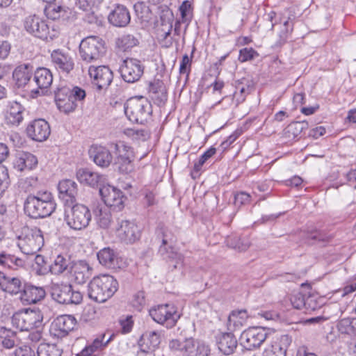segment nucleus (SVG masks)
<instances>
[{"mask_svg":"<svg viewBox=\"0 0 356 356\" xmlns=\"http://www.w3.org/2000/svg\"><path fill=\"white\" fill-rule=\"evenodd\" d=\"M24 283L18 277H11L0 271V289L10 295L20 294Z\"/></svg>","mask_w":356,"mask_h":356,"instance_id":"26","label":"nucleus"},{"mask_svg":"<svg viewBox=\"0 0 356 356\" xmlns=\"http://www.w3.org/2000/svg\"><path fill=\"white\" fill-rule=\"evenodd\" d=\"M24 106L16 101L10 102L7 106L6 118L8 123L19 125L24 119Z\"/></svg>","mask_w":356,"mask_h":356,"instance_id":"36","label":"nucleus"},{"mask_svg":"<svg viewBox=\"0 0 356 356\" xmlns=\"http://www.w3.org/2000/svg\"><path fill=\"white\" fill-rule=\"evenodd\" d=\"M149 315L153 320L158 323H166V326H173L178 318L179 314L175 310L174 307L170 305H159L156 307L149 310Z\"/></svg>","mask_w":356,"mask_h":356,"instance_id":"16","label":"nucleus"},{"mask_svg":"<svg viewBox=\"0 0 356 356\" xmlns=\"http://www.w3.org/2000/svg\"><path fill=\"white\" fill-rule=\"evenodd\" d=\"M227 245L238 251H245L250 246V241L247 237L238 236H228L226 239Z\"/></svg>","mask_w":356,"mask_h":356,"instance_id":"44","label":"nucleus"},{"mask_svg":"<svg viewBox=\"0 0 356 356\" xmlns=\"http://www.w3.org/2000/svg\"><path fill=\"white\" fill-rule=\"evenodd\" d=\"M169 348L173 351H179L181 356H209L210 348L202 341H195L193 338L186 339L183 341L172 339Z\"/></svg>","mask_w":356,"mask_h":356,"instance_id":"9","label":"nucleus"},{"mask_svg":"<svg viewBox=\"0 0 356 356\" xmlns=\"http://www.w3.org/2000/svg\"><path fill=\"white\" fill-rule=\"evenodd\" d=\"M306 298L307 296L301 293H295L291 296L290 301L295 309H304Z\"/></svg>","mask_w":356,"mask_h":356,"instance_id":"53","label":"nucleus"},{"mask_svg":"<svg viewBox=\"0 0 356 356\" xmlns=\"http://www.w3.org/2000/svg\"><path fill=\"white\" fill-rule=\"evenodd\" d=\"M85 97V90L79 87L71 89L64 86L58 88L55 91L56 106L61 112L65 113L74 111L77 106L76 101H81Z\"/></svg>","mask_w":356,"mask_h":356,"instance_id":"4","label":"nucleus"},{"mask_svg":"<svg viewBox=\"0 0 356 356\" xmlns=\"http://www.w3.org/2000/svg\"><path fill=\"white\" fill-rule=\"evenodd\" d=\"M106 52L105 41L97 35L84 38L79 47L81 60L86 65H93L102 60Z\"/></svg>","mask_w":356,"mask_h":356,"instance_id":"2","label":"nucleus"},{"mask_svg":"<svg viewBox=\"0 0 356 356\" xmlns=\"http://www.w3.org/2000/svg\"><path fill=\"white\" fill-rule=\"evenodd\" d=\"M352 321L353 319L350 318L341 319L337 324L339 331L342 334H347L349 335L353 334Z\"/></svg>","mask_w":356,"mask_h":356,"instance_id":"52","label":"nucleus"},{"mask_svg":"<svg viewBox=\"0 0 356 356\" xmlns=\"http://www.w3.org/2000/svg\"><path fill=\"white\" fill-rule=\"evenodd\" d=\"M0 265L10 269L17 270L25 266V261L20 257L6 251H1L0 252Z\"/></svg>","mask_w":356,"mask_h":356,"instance_id":"40","label":"nucleus"},{"mask_svg":"<svg viewBox=\"0 0 356 356\" xmlns=\"http://www.w3.org/2000/svg\"><path fill=\"white\" fill-rule=\"evenodd\" d=\"M67 12V11L62 6H54L47 10V15L53 20L58 19L60 18L65 19Z\"/></svg>","mask_w":356,"mask_h":356,"instance_id":"51","label":"nucleus"},{"mask_svg":"<svg viewBox=\"0 0 356 356\" xmlns=\"http://www.w3.org/2000/svg\"><path fill=\"white\" fill-rule=\"evenodd\" d=\"M78 180L91 187H98L104 182V177L98 172H92L87 168H81L76 172Z\"/></svg>","mask_w":356,"mask_h":356,"instance_id":"31","label":"nucleus"},{"mask_svg":"<svg viewBox=\"0 0 356 356\" xmlns=\"http://www.w3.org/2000/svg\"><path fill=\"white\" fill-rule=\"evenodd\" d=\"M119 72L124 81L134 83L138 81L143 74L144 66L139 60L127 58L120 65Z\"/></svg>","mask_w":356,"mask_h":356,"instance_id":"12","label":"nucleus"},{"mask_svg":"<svg viewBox=\"0 0 356 356\" xmlns=\"http://www.w3.org/2000/svg\"><path fill=\"white\" fill-rule=\"evenodd\" d=\"M251 197L250 194L241 191L234 195V204L236 207H241L250 202Z\"/></svg>","mask_w":356,"mask_h":356,"instance_id":"55","label":"nucleus"},{"mask_svg":"<svg viewBox=\"0 0 356 356\" xmlns=\"http://www.w3.org/2000/svg\"><path fill=\"white\" fill-rule=\"evenodd\" d=\"M191 60L187 54H185L180 63L179 72L181 74H188L190 71Z\"/></svg>","mask_w":356,"mask_h":356,"instance_id":"64","label":"nucleus"},{"mask_svg":"<svg viewBox=\"0 0 356 356\" xmlns=\"http://www.w3.org/2000/svg\"><path fill=\"white\" fill-rule=\"evenodd\" d=\"M99 194L107 207L117 211L124 208L126 198L120 190L110 185L103 186L99 188Z\"/></svg>","mask_w":356,"mask_h":356,"instance_id":"15","label":"nucleus"},{"mask_svg":"<svg viewBox=\"0 0 356 356\" xmlns=\"http://www.w3.org/2000/svg\"><path fill=\"white\" fill-rule=\"evenodd\" d=\"M267 338L265 327H251L242 332L240 337L241 344L247 350L259 347Z\"/></svg>","mask_w":356,"mask_h":356,"instance_id":"14","label":"nucleus"},{"mask_svg":"<svg viewBox=\"0 0 356 356\" xmlns=\"http://www.w3.org/2000/svg\"><path fill=\"white\" fill-rule=\"evenodd\" d=\"M162 245L159 247V253L168 259L169 266L173 269H180L184 264V257L181 254L172 250L168 243L173 239L172 234L166 228H161Z\"/></svg>","mask_w":356,"mask_h":356,"instance_id":"11","label":"nucleus"},{"mask_svg":"<svg viewBox=\"0 0 356 356\" xmlns=\"http://www.w3.org/2000/svg\"><path fill=\"white\" fill-rule=\"evenodd\" d=\"M58 197L65 207H71L76 202L78 185L72 179H63L58 185Z\"/></svg>","mask_w":356,"mask_h":356,"instance_id":"18","label":"nucleus"},{"mask_svg":"<svg viewBox=\"0 0 356 356\" xmlns=\"http://www.w3.org/2000/svg\"><path fill=\"white\" fill-rule=\"evenodd\" d=\"M15 356H35V351L30 346L24 345L15 351Z\"/></svg>","mask_w":356,"mask_h":356,"instance_id":"60","label":"nucleus"},{"mask_svg":"<svg viewBox=\"0 0 356 356\" xmlns=\"http://www.w3.org/2000/svg\"><path fill=\"white\" fill-rule=\"evenodd\" d=\"M95 217L99 227L107 229L111 225L112 216L106 208L96 207L94 211Z\"/></svg>","mask_w":356,"mask_h":356,"instance_id":"43","label":"nucleus"},{"mask_svg":"<svg viewBox=\"0 0 356 356\" xmlns=\"http://www.w3.org/2000/svg\"><path fill=\"white\" fill-rule=\"evenodd\" d=\"M38 356H61V351L55 344L40 343L37 350Z\"/></svg>","mask_w":356,"mask_h":356,"instance_id":"46","label":"nucleus"},{"mask_svg":"<svg viewBox=\"0 0 356 356\" xmlns=\"http://www.w3.org/2000/svg\"><path fill=\"white\" fill-rule=\"evenodd\" d=\"M108 19L115 26L125 27L130 22V13L126 6L118 5L110 13Z\"/></svg>","mask_w":356,"mask_h":356,"instance_id":"28","label":"nucleus"},{"mask_svg":"<svg viewBox=\"0 0 356 356\" xmlns=\"http://www.w3.org/2000/svg\"><path fill=\"white\" fill-rule=\"evenodd\" d=\"M254 88V84L252 80L243 78L236 81L235 92L234 93V99L237 104L242 103L246 96L251 92Z\"/></svg>","mask_w":356,"mask_h":356,"instance_id":"37","label":"nucleus"},{"mask_svg":"<svg viewBox=\"0 0 356 356\" xmlns=\"http://www.w3.org/2000/svg\"><path fill=\"white\" fill-rule=\"evenodd\" d=\"M160 335L156 331H147L140 337L139 346L143 353L153 351L160 344Z\"/></svg>","mask_w":356,"mask_h":356,"instance_id":"34","label":"nucleus"},{"mask_svg":"<svg viewBox=\"0 0 356 356\" xmlns=\"http://www.w3.org/2000/svg\"><path fill=\"white\" fill-rule=\"evenodd\" d=\"M268 356H286V350L280 344L275 343L271 346V349L268 350Z\"/></svg>","mask_w":356,"mask_h":356,"instance_id":"63","label":"nucleus"},{"mask_svg":"<svg viewBox=\"0 0 356 356\" xmlns=\"http://www.w3.org/2000/svg\"><path fill=\"white\" fill-rule=\"evenodd\" d=\"M118 281L111 275L95 277L88 284V296L97 302H104L117 291Z\"/></svg>","mask_w":356,"mask_h":356,"instance_id":"3","label":"nucleus"},{"mask_svg":"<svg viewBox=\"0 0 356 356\" xmlns=\"http://www.w3.org/2000/svg\"><path fill=\"white\" fill-rule=\"evenodd\" d=\"M133 307L137 310L140 311L145 305V292L143 291L136 293L132 299Z\"/></svg>","mask_w":356,"mask_h":356,"instance_id":"56","label":"nucleus"},{"mask_svg":"<svg viewBox=\"0 0 356 356\" xmlns=\"http://www.w3.org/2000/svg\"><path fill=\"white\" fill-rule=\"evenodd\" d=\"M152 112L150 103L143 97L130 98L124 105V113L133 122L143 124L147 122Z\"/></svg>","mask_w":356,"mask_h":356,"instance_id":"7","label":"nucleus"},{"mask_svg":"<svg viewBox=\"0 0 356 356\" xmlns=\"http://www.w3.org/2000/svg\"><path fill=\"white\" fill-rule=\"evenodd\" d=\"M73 262L67 254H59L50 265L49 270L52 274L56 275H61L65 272H70Z\"/></svg>","mask_w":356,"mask_h":356,"instance_id":"32","label":"nucleus"},{"mask_svg":"<svg viewBox=\"0 0 356 356\" xmlns=\"http://www.w3.org/2000/svg\"><path fill=\"white\" fill-rule=\"evenodd\" d=\"M134 159L116 158L115 165L118 171L122 174H129L134 170Z\"/></svg>","mask_w":356,"mask_h":356,"instance_id":"48","label":"nucleus"},{"mask_svg":"<svg viewBox=\"0 0 356 356\" xmlns=\"http://www.w3.org/2000/svg\"><path fill=\"white\" fill-rule=\"evenodd\" d=\"M90 157L98 166L107 168L113 161V156L108 149L101 145H92L89 150Z\"/></svg>","mask_w":356,"mask_h":356,"instance_id":"27","label":"nucleus"},{"mask_svg":"<svg viewBox=\"0 0 356 356\" xmlns=\"http://www.w3.org/2000/svg\"><path fill=\"white\" fill-rule=\"evenodd\" d=\"M13 76L18 87H24L26 85L33 86L32 70L27 65L18 66L14 70Z\"/></svg>","mask_w":356,"mask_h":356,"instance_id":"38","label":"nucleus"},{"mask_svg":"<svg viewBox=\"0 0 356 356\" xmlns=\"http://www.w3.org/2000/svg\"><path fill=\"white\" fill-rule=\"evenodd\" d=\"M330 236L327 235L326 234L322 232L320 230H314L311 232L308 236L307 238L313 241H318V242H327L330 239Z\"/></svg>","mask_w":356,"mask_h":356,"instance_id":"58","label":"nucleus"},{"mask_svg":"<svg viewBox=\"0 0 356 356\" xmlns=\"http://www.w3.org/2000/svg\"><path fill=\"white\" fill-rule=\"evenodd\" d=\"M45 296L46 292L43 287L36 286L30 283H24L19 298L24 305H31L42 300Z\"/></svg>","mask_w":356,"mask_h":356,"instance_id":"24","label":"nucleus"},{"mask_svg":"<svg viewBox=\"0 0 356 356\" xmlns=\"http://www.w3.org/2000/svg\"><path fill=\"white\" fill-rule=\"evenodd\" d=\"M97 0H76V5L80 9L89 11L96 3Z\"/></svg>","mask_w":356,"mask_h":356,"instance_id":"62","label":"nucleus"},{"mask_svg":"<svg viewBox=\"0 0 356 356\" xmlns=\"http://www.w3.org/2000/svg\"><path fill=\"white\" fill-rule=\"evenodd\" d=\"M88 74L92 79V83L97 86L98 90L107 89L113 79V72L106 65H90L88 67Z\"/></svg>","mask_w":356,"mask_h":356,"instance_id":"13","label":"nucleus"},{"mask_svg":"<svg viewBox=\"0 0 356 356\" xmlns=\"http://www.w3.org/2000/svg\"><path fill=\"white\" fill-rule=\"evenodd\" d=\"M129 134L132 136L133 138L138 140H146L149 138V134L147 131L143 129L129 130Z\"/></svg>","mask_w":356,"mask_h":356,"instance_id":"61","label":"nucleus"},{"mask_svg":"<svg viewBox=\"0 0 356 356\" xmlns=\"http://www.w3.org/2000/svg\"><path fill=\"white\" fill-rule=\"evenodd\" d=\"M257 56V53L252 48L245 47L240 50L238 60L241 62H246Z\"/></svg>","mask_w":356,"mask_h":356,"instance_id":"57","label":"nucleus"},{"mask_svg":"<svg viewBox=\"0 0 356 356\" xmlns=\"http://www.w3.org/2000/svg\"><path fill=\"white\" fill-rule=\"evenodd\" d=\"M218 349L225 355L232 354L237 346V341L231 332L222 333L216 337Z\"/></svg>","mask_w":356,"mask_h":356,"instance_id":"33","label":"nucleus"},{"mask_svg":"<svg viewBox=\"0 0 356 356\" xmlns=\"http://www.w3.org/2000/svg\"><path fill=\"white\" fill-rule=\"evenodd\" d=\"M114 147L117 154L116 158L134 159V152L129 146L123 143H115L114 144Z\"/></svg>","mask_w":356,"mask_h":356,"instance_id":"49","label":"nucleus"},{"mask_svg":"<svg viewBox=\"0 0 356 356\" xmlns=\"http://www.w3.org/2000/svg\"><path fill=\"white\" fill-rule=\"evenodd\" d=\"M150 97L158 106L164 105L168 99L167 90L163 81L157 79L149 86Z\"/></svg>","mask_w":356,"mask_h":356,"instance_id":"29","label":"nucleus"},{"mask_svg":"<svg viewBox=\"0 0 356 356\" xmlns=\"http://www.w3.org/2000/svg\"><path fill=\"white\" fill-rule=\"evenodd\" d=\"M134 10L138 18L143 19L149 13V8L143 2H137L134 6Z\"/></svg>","mask_w":356,"mask_h":356,"instance_id":"59","label":"nucleus"},{"mask_svg":"<svg viewBox=\"0 0 356 356\" xmlns=\"http://www.w3.org/2000/svg\"><path fill=\"white\" fill-rule=\"evenodd\" d=\"M305 304V312H311L321 308L323 305V298L316 294H309L307 296Z\"/></svg>","mask_w":356,"mask_h":356,"instance_id":"45","label":"nucleus"},{"mask_svg":"<svg viewBox=\"0 0 356 356\" xmlns=\"http://www.w3.org/2000/svg\"><path fill=\"white\" fill-rule=\"evenodd\" d=\"M248 318L246 310L233 311L228 318V330L231 331L241 330L246 324Z\"/></svg>","mask_w":356,"mask_h":356,"instance_id":"39","label":"nucleus"},{"mask_svg":"<svg viewBox=\"0 0 356 356\" xmlns=\"http://www.w3.org/2000/svg\"><path fill=\"white\" fill-rule=\"evenodd\" d=\"M13 164L14 168L18 171L31 170L38 164V159L30 152H19L16 154Z\"/></svg>","mask_w":356,"mask_h":356,"instance_id":"30","label":"nucleus"},{"mask_svg":"<svg viewBox=\"0 0 356 356\" xmlns=\"http://www.w3.org/2000/svg\"><path fill=\"white\" fill-rule=\"evenodd\" d=\"M138 44V39L130 34L122 35L117 41L118 47L123 51H126L130 48H132L136 46Z\"/></svg>","mask_w":356,"mask_h":356,"instance_id":"47","label":"nucleus"},{"mask_svg":"<svg viewBox=\"0 0 356 356\" xmlns=\"http://www.w3.org/2000/svg\"><path fill=\"white\" fill-rule=\"evenodd\" d=\"M53 195L48 191L30 194L24 202V211L31 218L38 219L49 216L56 209Z\"/></svg>","mask_w":356,"mask_h":356,"instance_id":"1","label":"nucleus"},{"mask_svg":"<svg viewBox=\"0 0 356 356\" xmlns=\"http://www.w3.org/2000/svg\"><path fill=\"white\" fill-rule=\"evenodd\" d=\"M76 324V318L72 315H61L52 323L50 328L51 334L57 337H65L73 330Z\"/></svg>","mask_w":356,"mask_h":356,"instance_id":"21","label":"nucleus"},{"mask_svg":"<svg viewBox=\"0 0 356 356\" xmlns=\"http://www.w3.org/2000/svg\"><path fill=\"white\" fill-rule=\"evenodd\" d=\"M113 336V334L111 335L106 341H104L106 334H100L93 341L92 344L89 345L88 346L90 348L93 353L97 352L108 345V343L112 339Z\"/></svg>","mask_w":356,"mask_h":356,"instance_id":"50","label":"nucleus"},{"mask_svg":"<svg viewBox=\"0 0 356 356\" xmlns=\"http://www.w3.org/2000/svg\"><path fill=\"white\" fill-rule=\"evenodd\" d=\"M117 233L118 237L126 243H133L140 236V230L138 225L129 220H122L120 222Z\"/></svg>","mask_w":356,"mask_h":356,"instance_id":"23","label":"nucleus"},{"mask_svg":"<svg viewBox=\"0 0 356 356\" xmlns=\"http://www.w3.org/2000/svg\"><path fill=\"white\" fill-rule=\"evenodd\" d=\"M17 238V246L27 255L36 254L44 245L42 232L37 227H22Z\"/></svg>","mask_w":356,"mask_h":356,"instance_id":"5","label":"nucleus"},{"mask_svg":"<svg viewBox=\"0 0 356 356\" xmlns=\"http://www.w3.org/2000/svg\"><path fill=\"white\" fill-rule=\"evenodd\" d=\"M309 128L307 121L293 122L284 129V136L289 140L301 137L302 131Z\"/></svg>","mask_w":356,"mask_h":356,"instance_id":"41","label":"nucleus"},{"mask_svg":"<svg viewBox=\"0 0 356 356\" xmlns=\"http://www.w3.org/2000/svg\"><path fill=\"white\" fill-rule=\"evenodd\" d=\"M51 296L53 300L63 305H79L83 300L81 293L74 290L70 284H53Z\"/></svg>","mask_w":356,"mask_h":356,"instance_id":"10","label":"nucleus"},{"mask_svg":"<svg viewBox=\"0 0 356 356\" xmlns=\"http://www.w3.org/2000/svg\"><path fill=\"white\" fill-rule=\"evenodd\" d=\"M12 323L21 331H29L37 327L41 323L40 316L38 314L31 311L15 314L12 318Z\"/></svg>","mask_w":356,"mask_h":356,"instance_id":"19","label":"nucleus"},{"mask_svg":"<svg viewBox=\"0 0 356 356\" xmlns=\"http://www.w3.org/2000/svg\"><path fill=\"white\" fill-rule=\"evenodd\" d=\"M53 82V75L50 70L46 67H38L34 73L33 85L37 86L36 89L31 90L32 97L44 94Z\"/></svg>","mask_w":356,"mask_h":356,"instance_id":"20","label":"nucleus"},{"mask_svg":"<svg viewBox=\"0 0 356 356\" xmlns=\"http://www.w3.org/2000/svg\"><path fill=\"white\" fill-rule=\"evenodd\" d=\"M16 332L4 326H0V340L2 346L11 349L15 346Z\"/></svg>","mask_w":356,"mask_h":356,"instance_id":"42","label":"nucleus"},{"mask_svg":"<svg viewBox=\"0 0 356 356\" xmlns=\"http://www.w3.org/2000/svg\"><path fill=\"white\" fill-rule=\"evenodd\" d=\"M25 30L33 36L43 40H53L58 35V31L51 22L37 15H29L24 21Z\"/></svg>","mask_w":356,"mask_h":356,"instance_id":"6","label":"nucleus"},{"mask_svg":"<svg viewBox=\"0 0 356 356\" xmlns=\"http://www.w3.org/2000/svg\"><path fill=\"white\" fill-rule=\"evenodd\" d=\"M51 62L59 72L69 74L74 67V61L70 54L63 49H54L51 53Z\"/></svg>","mask_w":356,"mask_h":356,"instance_id":"17","label":"nucleus"},{"mask_svg":"<svg viewBox=\"0 0 356 356\" xmlns=\"http://www.w3.org/2000/svg\"><path fill=\"white\" fill-rule=\"evenodd\" d=\"M216 152V149L215 147H211L208 150H207L200 158L199 161L195 163L194 169L196 171L200 170L202 166L204 163L210 159L213 155H214Z\"/></svg>","mask_w":356,"mask_h":356,"instance_id":"54","label":"nucleus"},{"mask_svg":"<svg viewBox=\"0 0 356 356\" xmlns=\"http://www.w3.org/2000/svg\"><path fill=\"white\" fill-rule=\"evenodd\" d=\"M99 263L111 269L120 268L119 258L115 251L110 248H104L97 253Z\"/></svg>","mask_w":356,"mask_h":356,"instance_id":"35","label":"nucleus"},{"mask_svg":"<svg viewBox=\"0 0 356 356\" xmlns=\"http://www.w3.org/2000/svg\"><path fill=\"white\" fill-rule=\"evenodd\" d=\"M69 273L74 282L83 284L92 276V268L86 261L79 260L73 262Z\"/></svg>","mask_w":356,"mask_h":356,"instance_id":"25","label":"nucleus"},{"mask_svg":"<svg viewBox=\"0 0 356 356\" xmlns=\"http://www.w3.org/2000/svg\"><path fill=\"white\" fill-rule=\"evenodd\" d=\"M50 127L48 122L43 119H37L32 121L26 128V133L29 138L35 141H44L50 135Z\"/></svg>","mask_w":356,"mask_h":356,"instance_id":"22","label":"nucleus"},{"mask_svg":"<svg viewBox=\"0 0 356 356\" xmlns=\"http://www.w3.org/2000/svg\"><path fill=\"white\" fill-rule=\"evenodd\" d=\"M65 209V221L68 227L74 230H81L87 227L91 220L89 209L81 204H72Z\"/></svg>","mask_w":356,"mask_h":356,"instance_id":"8","label":"nucleus"}]
</instances>
